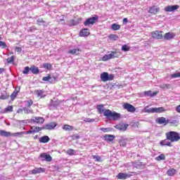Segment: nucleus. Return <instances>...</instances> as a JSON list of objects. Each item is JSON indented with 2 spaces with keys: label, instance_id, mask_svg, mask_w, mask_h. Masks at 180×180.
I'll return each instance as SVG.
<instances>
[{
  "label": "nucleus",
  "instance_id": "obj_59",
  "mask_svg": "<svg viewBox=\"0 0 180 180\" xmlns=\"http://www.w3.org/2000/svg\"><path fill=\"white\" fill-rule=\"evenodd\" d=\"M122 22H123V23H127V22H129V20H127V18H124L122 20Z\"/></svg>",
  "mask_w": 180,
  "mask_h": 180
},
{
  "label": "nucleus",
  "instance_id": "obj_38",
  "mask_svg": "<svg viewBox=\"0 0 180 180\" xmlns=\"http://www.w3.org/2000/svg\"><path fill=\"white\" fill-rule=\"evenodd\" d=\"M30 68L29 66H26L22 71V74H24L25 75H27L29 72H30Z\"/></svg>",
  "mask_w": 180,
  "mask_h": 180
},
{
  "label": "nucleus",
  "instance_id": "obj_4",
  "mask_svg": "<svg viewBox=\"0 0 180 180\" xmlns=\"http://www.w3.org/2000/svg\"><path fill=\"white\" fill-rule=\"evenodd\" d=\"M99 19V17L98 15H95L94 17L89 18H87L84 22V26H92L98 22V20Z\"/></svg>",
  "mask_w": 180,
  "mask_h": 180
},
{
  "label": "nucleus",
  "instance_id": "obj_37",
  "mask_svg": "<svg viewBox=\"0 0 180 180\" xmlns=\"http://www.w3.org/2000/svg\"><path fill=\"white\" fill-rule=\"evenodd\" d=\"M75 153L77 152L74 149H68L66 151V154H68V155H75Z\"/></svg>",
  "mask_w": 180,
  "mask_h": 180
},
{
  "label": "nucleus",
  "instance_id": "obj_9",
  "mask_svg": "<svg viewBox=\"0 0 180 180\" xmlns=\"http://www.w3.org/2000/svg\"><path fill=\"white\" fill-rule=\"evenodd\" d=\"M39 158L41 160V161H47L48 162H51V160H53L51 155L46 153H41L39 155Z\"/></svg>",
  "mask_w": 180,
  "mask_h": 180
},
{
  "label": "nucleus",
  "instance_id": "obj_26",
  "mask_svg": "<svg viewBox=\"0 0 180 180\" xmlns=\"http://www.w3.org/2000/svg\"><path fill=\"white\" fill-rule=\"evenodd\" d=\"M62 129L63 130H65V131H72V130H74V127L65 124L63 126Z\"/></svg>",
  "mask_w": 180,
  "mask_h": 180
},
{
  "label": "nucleus",
  "instance_id": "obj_34",
  "mask_svg": "<svg viewBox=\"0 0 180 180\" xmlns=\"http://www.w3.org/2000/svg\"><path fill=\"white\" fill-rule=\"evenodd\" d=\"M79 50L78 49H71L68 51L69 54H76V56H78L79 54Z\"/></svg>",
  "mask_w": 180,
  "mask_h": 180
},
{
  "label": "nucleus",
  "instance_id": "obj_24",
  "mask_svg": "<svg viewBox=\"0 0 180 180\" xmlns=\"http://www.w3.org/2000/svg\"><path fill=\"white\" fill-rule=\"evenodd\" d=\"M127 127H129V124H122L121 125H117L116 129L122 131H126V130H127Z\"/></svg>",
  "mask_w": 180,
  "mask_h": 180
},
{
  "label": "nucleus",
  "instance_id": "obj_64",
  "mask_svg": "<svg viewBox=\"0 0 180 180\" xmlns=\"http://www.w3.org/2000/svg\"><path fill=\"white\" fill-rule=\"evenodd\" d=\"M54 80L56 81V77H53Z\"/></svg>",
  "mask_w": 180,
  "mask_h": 180
},
{
  "label": "nucleus",
  "instance_id": "obj_40",
  "mask_svg": "<svg viewBox=\"0 0 180 180\" xmlns=\"http://www.w3.org/2000/svg\"><path fill=\"white\" fill-rule=\"evenodd\" d=\"M119 144H120V147H126L127 143L126 142V140H124V139H121V140L119 141Z\"/></svg>",
  "mask_w": 180,
  "mask_h": 180
},
{
  "label": "nucleus",
  "instance_id": "obj_17",
  "mask_svg": "<svg viewBox=\"0 0 180 180\" xmlns=\"http://www.w3.org/2000/svg\"><path fill=\"white\" fill-rule=\"evenodd\" d=\"M160 146L164 147L165 146H167V147H172V143L169 141L167 138L164 140L160 141Z\"/></svg>",
  "mask_w": 180,
  "mask_h": 180
},
{
  "label": "nucleus",
  "instance_id": "obj_60",
  "mask_svg": "<svg viewBox=\"0 0 180 180\" xmlns=\"http://www.w3.org/2000/svg\"><path fill=\"white\" fill-rule=\"evenodd\" d=\"M32 133H34L33 129L27 131V134H31Z\"/></svg>",
  "mask_w": 180,
  "mask_h": 180
},
{
  "label": "nucleus",
  "instance_id": "obj_51",
  "mask_svg": "<svg viewBox=\"0 0 180 180\" xmlns=\"http://www.w3.org/2000/svg\"><path fill=\"white\" fill-rule=\"evenodd\" d=\"M39 25H41V23H46V21L43 20V18H38L37 20Z\"/></svg>",
  "mask_w": 180,
  "mask_h": 180
},
{
  "label": "nucleus",
  "instance_id": "obj_41",
  "mask_svg": "<svg viewBox=\"0 0 180 180\" xmlns=\"http://www.w3.org/2000/svg\"><path fill=\"white\" fill-rule=\"evenodd\" d=\"M155 160H157V161H162L163 160H165V155L161 154L156 157Z\"/></svg>",
  "mask_w": 180,
  "mask_h": 180
},
{
  "label": "nucleus",
  "instance_id": "obj_43",
  "mask_svg": "<svg viewBox=\"0 0 180 180\" xmlns=\"http://www.w3.org/2000/svg\"><path fill=\"white\" fill-rule=\"evenodd\" d=\"M121 50H122V51H130V46H127V45H126V44H124V45H123V46H122Z\"/></svg>",
  "mask_w": 180,
  "mask_h": 180
},
{
  "label": "nucleus",
  "instance_id": "obj_35",
  "mask_svg": "<svg viewBox=\"0 0 180 180\" xmlns=\"http://www.w3.org/2000/svg\"><path fill=\"white\" fill-rule=\"evenodd\" d=\"M92 158L95 160L96 162H101L102 161V158H101L99 155H93Z\"/></svg>",
  "mask_w": 180,
  "mask_h": 180
},
{
  "label": "nucleus",
  "instance_id": "obj_56",
  "mask_svg": "<svg viewBox=\"0 0 180 180\" xmlns=\"http://www.w3.org/2000/svg\"><path fill=\"white\" fill-rule=\"evenodd\" d=\"M100 129L101 130V131H103L104 133H106V131H109L108 128H101Z\"/></svg>",
  "mask_w": 180,
  "mask_h": 180
},
{
  "label": "nucleus",
  "instance_id": "obj_63",
  "mask_svg": "<svg viewBox=\"0 0 180 180\" xmlns=\"http://www.w3.org/2000/svg\"><path fill=\"white\" fill-rule=\"evenodd\" d=\"M63 20H64V19H61V20H60V21H63Z\"/></svg>",
  "mask_w": 180,
  "mask_h": 180
},
{
  "label": "nucleus",
  "instance_id": "obj_48",
  "mask_svg": "<svg viewBox=\"0 0 180 180\" xmlns=\"http://www.w3.org/2000/svg\"><path fill=\"white\" fill-rule=\"evenodd\" d=\"M180 72H176L171 75V78H179Z\"/></svg>",
  "mask_w": 180,
  "mask_h": 180
},
{
  "label": "nucleus",
  "instance_id": "obj_33",
  "mask_svg": "<svg viewBox=\"0 0 180 180\" xmlns=\"http://www.w3.org/2000/svg\"><path fill=\"white\" fill-rule=\"evenodd\" d=\"M112 30H120V25L114 23L111 25Z\"/></svg>",
  "mask_w": 180,
  "mask_h": 180
},
{
  "label": "nucleus",
  "instance_id": "obj_10",
  "mask_svg": "<svg viewBox=\"0 0 180 180\" xmlns=\"http://www.w3.org/2000/svg\"><path fill=\"white\" fill-rule=\"evenodd\" d=\"M46 172V169L42 167H35L34 169L30 172L32 175H36L37 174H43Z\"/></svg>",
  "mask_w": 180,
  "mask_h": 180
},
{
  "label": "nucleus",
  "instance_id": "obj_46",
  "mask_svg": "<svg viewBox=\"0 0 180 180\" xmlns=\"http://www.w3.org/2000/svg\"><path fill=\"white\" fill-rule=\"evenodd\" d=\"M9 98V94L8 93H6V94H1L0 96V99L1 100H5V99H8Z\"/></svg>",
  "mask_w": 180,
  "mask_h": 180
},
{
  "label": "nucleus",
  "instance_id": "obj_21",
  "mask_svg": "<svg viewBox=\"0 0 180 180\" xmlns=\"http://www.w3.org/2000/svg\"><path fill=\"white\" fill-rule=\"evenodd\" d=\"M158 94V91H154L153 93V91H151V90L147 91H144L143 92V95L144 96H150V98H153L154 96H156V95Z\"/></svg>",
  "mask_w": 180,
  "mask_h": 180
},
{
  "label": "nucleus",
  "instance_id": "obj_61",
  "mask_svg": "<svg viewBox=\"0 0 180 180\" xmlns=\"http://www.w3.org/2000/svg\"><path fill=\"white\" fill-rule=\"evenodd\" d=\"M36 139H37V135L34 136V140H36Z\"/></svg>",
  "mask_w": 180,
  "mask_h": 180
},
{
  "label": "nucleus",
  "instance_id": "obj_62",
  "mask_svg": "<svg viewBox=\"0 0 180 180\" xmlns=\"http://www.w3.org/2000/svg\"><path fill=\"white\" fill-rule=\"evenodd\" d=\"M9 54H13V52H11V53H10Z\"/></svg>",
  "mask_w": 180,
  "mask_h": 180
},
{
  "label": "nucleus",
  "instance_id": "obj_45",
  "mask_svg": "<svg viewBox=\"0 0 180 180\" xmlns=\"http://www.w3.org/2000/svg\"><path fill=\"white\" fill-rule=\"evenodd\" d=\"M13 61H15V56H12L7 58V63L8 64L13 63Z\"/></svg>",
  "mask_w": 180,
  "mask_h": 180
},
{
  "label": "nucleus",
  "instance_id": "obj_25",
  "mask_svg": "<svg viewBox=\"0 0 180 180\" xmlns=\"http://www.w3.org/2000/svg\"><path fill=\"white\" fill-rule=\"evenodd\" d=\"M34 94H36L37 98H44V96H46L44 95V90H35Z\"/></svg>",
  "mask_w": 180,
  "mask_h": 180
},
{
  "label": "nucleus",
  "instance_id": "obj_44",
  "mask_svg": "<svg viewBox=\"0 0 180 180\" xmlns=\"http://www.w3.org/2000/svg\"><path fill=\"white\" fill-rule=\"evenodd\" d=\"M6 113H8V112H13V106L8 105L5 108Z\"/></svg>",
  "mask_w": 180,
  "mask_h": 180
},
{
  "label": "nucleus",
  "instance_id": "obj_19",
  "mask_svg": "<svg viewBox=\"0 0 180 180\" xmlns=\"http://www.w3.org/2000/svg\"><path fill=\"white\" fill-rule=\"evenodd\" d=\"M96 109L98 110V112L100 113V115L103 114V116H105V105L100 104L96 106Z\"/></svg>",
  "mask_w": 180,
  "mask_h": 180
},
{
  "label": "nucleus",
  "instance_id": "obj_28",
  "mask_svg": "<svg viewBox=\"0 0 180 180\" xmlns=\"http://www.w3.org/2000/svg\"><path fill=\"white\" fill-rule=\"evenodd\" d=\"M176 174V169L174 168H170L167 172V175H168V176H174V175H175Z\"/></svg>",
  "mask_w": 180,
  "mask_h": 180
},
{
  "label": "nucleus",
  "instance_id": "obj_55",
  "mask_svg": "<svg viewBox=\"0 0 180 180\" xmlns=\"http://www.w3.org/2000/svg\"><path fill=\"white\" fill-rule=\"evenodd\" d=\"M72 139L73 140L78 139H79V136H78V135H73V136H72Z\"/></svg>",
  "mask_w": 180,
  "mask_h": 180
},
{
  "label": "nucleus",
  "instance_id": "obj_52",
  "mask_svg": "<svg viewBox=\"0 0 180 180\" xmlns=\"http://www.w3.org/2000/svg\"><path fill=\"white\" fill-rule=\"evenodd\" d=\"M27 106L28 108H30L32 105H33V101L32 100H28L27 101Z\"/></svg>",
  "mask_w": 180,
  "mask_h": 180
},
{
  "label": "nucleus",
  "instance_id": "obj_16",
  "mask_svg": "<svg viewBox=\"0 0 180 180\" xmlns=\"http://www.w3.org/2000/svg\"><path fill=\"white\" fill-rule=\"evenodd\" d=\"M89 34H91V32H89V29L88 28L82 29L79 32V36L81 37H88Z\"/></svg>",
  "mask_w": 180,
  "mask_h": 180
},
{
  "label": "nucleus",
  "instance_id": "obj_22",
  "mask_svg": "<svg viewBox=\"0 0 180 180\" xmlns=\"http://www.w3.org/2000/svg\"><path fill=\"white\" fill-rule=\"evenodd\" d=\"M30 70H31V72L35 75H37V74H39V72H40V69H39V68L36 65H32L30 67Z\"/></svg>",
  "mask_w": 180,
  "mask_h": 180
},
{
  "label": "nucleus",
  "instance_id": "obj_31",
  "mask_svg": "<svg viewBox=\"0 0 180 180\" xmlns=\"http://www.w3.org/2000/svg\"><path fill=\"white\" fill-rule=\"evenodd\" d=\"M18 94H19V91L15 89L14 91L10 96L11 98V101H15V99H16V97L18 96Z\"/></svg>",
  "mask_w": 180,
  "mask_h": 180
},
{
  "label": "nucleus",
  "instance_id": "obj_58",
  "mask_svg": "<svg viewBox=\"0 0 180 180\" xmlns=\"http://www.w3.org/2000/svg\"><path fill=\"white\" fill-rule=\"evenodd\" d=\"M24 112L25 113H30V112H32L30 110H27L26 108H24Z\"/></svg>",
  "mask_w": 180,
  "mask_h": 180
},
{
  "label": "nucleus",
  "instance_id": "obj_42",
  "mask_svg": "<svg viewBox=\"0 0 180 180\" xmlns=\"http://www.w3.org/2000/svg\"><path fill=\"white\" fill-rule=\"evenodd\" d=\"M109 39H110V40L116 41V40H117V39H119V36H117V34H112L109 36Z\"/></svg>",
  "mask_w": 180,
  "mask_h": 180
},
{
  "label": "nucleus",
  "instance_id": "obj_8",
  "mask_svg": "<svg viewBox=\"0 0 180 180\" xmlns=\"http://www.w3.org/2000/svg\"><path fill=\"white\" fill-rule=\"evenodd\" d=\"M122 107L130 113H134L136 112V108L129 103H124Z\"/></svg>",
  "mask_w": 180,
  "mask_h": 180
},
{
  "label": "nucleus",
  "instance_id": "obj_36",
  "mask_svg": "<svg viewBox=\"0 0 180 180\" xmlns=\"http://www.w3.org/2000/svg\"><path fill=\"white\" fill-rule=\"evenodd\" d=\"M0 40H2V37H1V35H0ZM0 47L1 49H6V47H8V46L6 45V42L0 41Z\"/></svg>",
  "mask_w": 180,
  "mask_h": 180
},
{
  "label": "nucleus",
  "instance_id": "obj_49",
  "mask_svg": "<svg viewBox=\"0 0 180 180\" xmlns=\"http://www.w3.org/2000/svg\"><path fill=\"white\" fill-rule=\"evenodd\" d=\"M49 79H51V75L49 74L46 77H44L42 78V81H49Z\"/></svg>",
  "mask_w": 180,
  "mask_h": 180
},
{
  "label": "nucleus",
  "instance_id": "obj_5",
  "mask_svg": "<svg viewBox=\"0 0 180 180\" xmlns=\"http://www.w3.org/2000/svg\"><path fill=\"white\" fill-rule=\"evenodd\" d=\"M100 78L103 82H106L108 81H112L115 76L113 75H109L107 72H104L101 74Z\"/></svg>",
  "mask_w": 180,
  "mask_h": 180
},
{
  "label": "nucleus",
  "instance_id": "obj_15",
  "mask_svg": "<svg viewBox=\"0 0 180 180\" xmlns=\"http://www.w3.org/2000/svg\"><path fill=\"white\" fill-rule=\"evenodd\" d=\"M158 12H160V7L157 6H151L148 10V13H151L152 15H157Z\"/></svg>",
  "mask_w": 180,
  "mask_h": 180
},
{
  "label": "nucleus",
  "instance_id": "obj_32",
  "mask_svg": "<svg viewBox=\"0 0 180 180\" xmlns=\"http://www.w3.org/2000/svg\"><path fill=\"white\" fill-rule=\"evenodd\" d=\"M0 134H1V136H3V137H9L11 136V132L1 130Z\"/></svg>",
  "mask_w": 180,
  "mask_h": 180
},
{
  "label": "nucleus",
  "instance_id": "obj_3",
  "mask_svg": "<svg viewBox=\"0 0 180 180\" xmlns=\"http://www.w3.org/2000/svg\"><path fill=\"white\" fill-rule=\"evenodd\" d=\"M104 116H105V117H110L112 120H115V121L119 120V119L122 117V115H120V113L116 112L115 111L112 112V110L109 109L105 110Z\"/></svg>",
  "mask_w": 180,
  "mask_h": 180
},
{
  "label": "nucleus",
  "instance_id": "obj_57",
  "mask_svg": "<svg viewBox=\"0 0 180 180\" xmlns=\"http://www.w3.org/2000/svg\"><path fill=\"white\" fill-rule=\"evenodd\" d=\"M3 72H5V68H0V74H2Z\"/></svg>",
  "mask_w": 180,
  "mask_h": 180
},
{
  "label": "nucleus",
  "instance_id": "obj_14",
  "mask_svg": "<svg viewBox=\"0 0 180 180\" xmlns=\"http://www.w3.org/2000/svg\"><path fill=\"white\" fill-rule=\"evenodd\" d=\"M156 123H158V124H165V126L169 123V120H167L164 117H158L156 120Z\"/></svg>",
  "mask_w": 180,
  "mask_h": 180
},
{
  "label": "nucleus",
  "instance_id": "obj_50",
  "mask_svg": "<svg viewBox=\"0 0 180 180\" xmlns=\"http://www.w3.org/2000/svg\"><path fill=\"white\" fill-rule=\"evenodd\" d=\"M76 25L75 20L72 19L69 21V26H75Z\"/></svg>",
  "mask_w": 180,
  "mask_h": 180
},
{
  "label": "nucleus",
  "instance_id": "obj_27",
  "mask_svg": "<svg viewBox=\"0 0 180 180\" xmlns=\"http://www.w3.org/2000/svg\"><path fill=\"white\" fill-rule=\"evenodd\" d=\"M39 143H49V141H50V137H49V136H41L39 140Z\"/></svg>",
  "mask_w": 180,
  "mask_h": 180
},
{
  "label": "nucleus",
  "instance_id": "obj_47",
  "mask_svg": "<svg viewBox=\"0 0 180 180\" xmlns=\"http://www.w3.org/2000/svg\"><path fill=\"white\" fill-rule=\"evenodd\" d=\"M22 134H25V131L16 132V133L11 134V136H13L14 137H16V136H22Z\"/></svg>",
  "mask_w": 180,
  "mask_h": 180
},
{
  "label": "nucleus",
  "instance_id": "obj_18",
  "mask_svg": "<svg viewBox=\"0 0 180 180\" xmlns=\"http://www.w3.org/2000/svg\"><path fill=\"white\" fill-rule=\"evenodd\" d=\"M131 176V174H127V173H119L117 175V179H127V178H130Z\"/></svg>",
  "mask_w": 180,
  "mask_h": 180
},
{
  "label": "nucleus",
  "instance_id": "obj_12",
  "mask_svg": "<svg viewBox=\"0 0 180 180\" xmlns=\"http://www.w3.org/2000/svg\"><path fill=\"white\" fill-rule=\"evenodd\" d=\"M45 120H46L43 117H34L32 122H33V123H37V124H43Z\"/></svg>",
  "mask_w": 180,
  "mask_h": 180
},
{
  "label": "nucleus",
  "instance_id": "obj_30",
  "mask_svg": "<svg viewBox=\"0 0 180 180\" xmlns=\"http://www.w3.org/2000/svg\"><path fill=\"white\" fill-rule=\"evenodd\" d=\"M31 130H32L34 133H39V131H41V130H44V129H43V127H40L33 126L31 127Z\"/></svg>",
  "mask_w": 180,
  "mask_h": 180
},
{
  "label": "nucleus",
  "instance_id": "obj_29",
  "mask_svg": "<svg viewBox=\"0 0 180 180\" xmlns=\"http://www.w3.org/2000/svg\"><path fill=\"white\" fill-rule=\"evenodd\" d=\"M43 68H44L45 70H47L48 71H50L51 70H53V65L51 63H44L43 64Z\"/></svg>",
  "mask_w": 180,
  "mask_h": 180
},
{
  "label": "nucleus",
  "instance_id": "obj_1",
  "mask_svg": "<svg viewBox=\"0 0 180 180\" xmlns=\"http://www.w3.org/2000/svg\"><path fill=\"white\" fill-rule=\"evenodd\" d=\"M166 139L169 140V141H171V143H175L176 141H179L180 140V135L179 133L174 131H171L169 132H167L165 134Z\"/></svg>",
  "mask_w": 180,
  "mask_h": 180
},
{
  "label": "nucleus",
  "instance_id": "obj_11",
  "mask_svg": "<svg viewBox=\"0 0 180 180\" xmlns=\"http://www.w3.org/2000/svg\"><path fill=\"white\" fill-rule=\"evenodd\" d=\"M57 127L56 122H50L49 124H46L43 126L44 130H54Z\"/></svg>",
  "mask_w": 180,
  "mask_h": 180
},
{
  "label": "nucleus",
  "instance_id": "obj_6",
  "mask_svg": "<svg viewBox=\"0 0 180 180\" xmlns=\"http://www.w3.org/2000/svg\"><path fill=\"white\" fill-rule=\"evenodd\" d=\"M147 113H162L165 112L164 107L152 108L146 110Z\"/></svg>",
  "mask_w": 180,
  "mask_h": 180
},
{
  "label": "nucleus",
  "instance_id": "obj_23",
  "mask_svg": "<svg viewBox=\"0 0 180 180\" xmlns=\"http://www.w3.org/2000/svg\"><path fill=\"white\" fill-rule=\"evenodd\" d=\"M115 138H116V136H115L114 135H110V134H106L104 136L105 141H108L109 143L110 141H113V140H115Z\"/></svg>",
  "mask_w": 180,
  "mask_h": 180
},
{
  "label": "nucleus",
  "instance_id": "obj_54",
  "mask_svg": "<svg viewBox=\"0 0 180 180\" xmlns=\"http://www.w3.org/2000/svg\"><path fill=\"white\" fill-rule=\"evenodd\" d=\"M176 123H177L176 120H174L170 122V124H171V126H177Z\"/></svg>",
  "mask_w": 180,
  "mask_h": 180
},
{
  "label": "nucleus",
  "instance_id": "obj_2",
  "mask_svg": "<svg viewBox=\"0 0 180 180\" xmlns=\"http://www.w3.org/2000/svg\"><path fill=\"white\" fill-rule=\"evenodd\" d=\"M122 56V52L117 51H111L110 54H106L101 58L102 61H108L112 58H119Z\"/></svg>",
  "mask_w": 180,
  "mask_h": 180
},
{
  "label": "nucleus",
  "instance_id": "obj_53",
  "mask_svg": "<svg viewBox=\"0 0 180 180\" xmlns=\"http://www.w3.org/2000/svg\"><path fill=\"white\" fill-rule=\"evenodd\" d=\"M15 51H17V53H20L22 51V48H20L19 46H16Z\"/></svg>",
  "mask_w": 180,
  "mask_h": 180
},
{
  "label": "nucleus",
  "instance_id": "obj_39",
  "mask_svg": "<svg viewBox=\"0 0 180 180\" xmlns=\"http://www.w3.org/2000/svg\"><path fill=\"white\" fill-rule=\"evenodd\" d=\"M160 88L162 89H169L171 88V84H165L160 86Z\"/></svg>",
  "mask_w": 180,
  "mask_h": 180
},
{
  "label": "nucleus",
  "instance_id": "obj_7",
  "mask_svg": "<svg viewBox=\"0 0 180 180\" xmlns=\"http://www.w3.org/2000/svg\"><path fill=\"white\" fill-rule=\"evenodd\" d=\"M162 31L156 30L151 32V36L153 39H157L158 40H161V39H163L164 35L162 34Z\"/></svg>",
  "mask_w": 180,
  "mask_h": 180
},
{
  "label": "nucleus",
  "instance_id": "obj_13",
  "mask_svg": "<svg viewBox=\"0 0 180 180\" xmlns=\"http://www.w3.org/2000/svg\"><path fill=\"white\" fill-rule=\"evenodd\" d=\"M177 9H179V5L167 6L165 8V12H174Z\"/></svg>",
  "mask_w": 180,
  "mask_h": 180
},
{
  "label": "nucleus",
  "instance_id": "obj_20",
  "mask_svg": "<svg viewBox=\"0 0 180 180\" xmlns=\"http://www.w3.org/2000/svg\"><path fill=\"white\" fill-rule=\"evenodd\" d=\"M163 37H164V39H165V40H172V39H174V37H175V33L167 32L165 34Z\"/></svg>",
  "mask_w": 180,
  "mask_h": 180
}]
</instances>
